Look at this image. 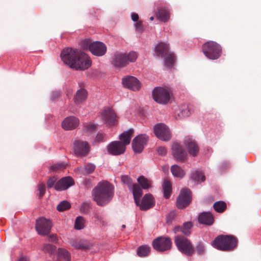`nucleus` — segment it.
Wrapping results in <instances>:
<instances>
[{
	"label": "nucleus",
	"instance_id": "nucleus-25",
	"mask_svg": "<svg viewBox=\"0 0 261 261\" xmlns=\"http://www.w3.org/2000/svg\"><path fill=\"white\" fill-rule=\"evenodd\" d=\"M198 221L201 224L211 226L215 221L213 215L210 212H203L198 217Z\"/></svg>",
	"mask_w": 261,
	"mask_h": 261
},
{
	"label": "nucleus",
	"instance_id": "nucleus-24",
	"mask_svg": "<svg viewBox=\"0 0 261 261\" xmlns=\"http://www.w3.org/2000/svg\"><path fill=\"white\" fill-rule=\"evenodd\" d=\"M154 51L156 56L163 58L170 52L169 45L164 42H160L155 46Z\"/></svg>",
	"mask_w": 261,
	"mask_h": 261
},
{
	"label": "nucleus",
	"instance_id": "nucleus-18",
	"mask_svg": "<svg viewBox=\"0 0 261 261\" xmlns=\"http://www.w3.org/2000/svg\"><path fill=\"white\" fill-rule=\"evenodd\" d=\"M73 149L76 155L85 156L89 154L91 147L88 142L75 140L73 144Z\"/></svg>",
	"mask_w": 261,
	"mask_h": 261
},
{
	"label": "nucleus",
	"instance_id": "nucleus-32",
	"mask_svg": "<svg viewBox=\"0 0 261 261\" xmlns=\"http://www.w3.org/2000/svg\"><path fill=\"white\" fill-rule=\"evenodd\" d=\"M138 184L141 190H147L152 187V182L143 175H140L137 179Z\"/></svg>",
	"mask_w": 261,
	"mask_h": 261
},
{
	"label": "nucleus",
	"instance_id": "nucleus-60",
	"mask_svg": "<svg viewBox=\"0 0 261 261\" xmlns=\"http://www.w3.org/2000/svg\"><path fill=\"white\" fill-rule=\"evenodd\" d=\"M149 19L150 21H153L154 20V17L153 16L150 17Z\"/></svg>",
	"mask_w": 261,
	"mask_h": 261
},
{
	"label": "nucleus",
	"instance_id": "nucleus-27",
	"mask_svg": "<svg viewBox=\"0 0 261 261\" xmlns=\"http://www.w3.org/2000/svg\"><path fill=\"white\" fill-rule=\"evenodd\" d=\"M134 129L133 128H129L127 131H125L121 134L119 136L120 139L119 142L122 143L125 147L129 145L130 143L131 139L134 135Z\"/></svg>",
	"mask_w": 261,
	"mask_h": 261
},
{
	"label": "nucleus",
	"instance_id": "nucleus-58",
	"mask_svg": "<svg viewBox=\"0 0 261 261\" xmlns=\"http://www.w3.org/2000/svg\"><path fill=\"white\" fill-rule=\"evenodd\" d=\"M18 261H29V259L26 256H21L18 259Z\"/></svg>",
	"mask_w": 261,
	"mask_h": 261
},
{
	"label": "nucleus",
	"instance_id": "nucleus-54",
	"mask_svg": "<svg viewBox=\"0 0 261 261\" xmlns=\"http://www.w3.org/2000/svg\"><path fill=\"white\" fill-rule=\"evenodd\" d=\"M48 241L52 243L58 244L59 242V238L57 234L52 233L48 235Z\"/></svg>",
	"mask_w": 261,
	"mask_h": 261
},
{
	"label": "nucleus",
	"instance_id": "nucleus-41",
	"mask_svg": "<svg viewBox=\"0 0 261 261\" xmlns=\"http://www.w3.org/2000/svg\"><path fill=\"white\" fill-rule=\"evenodd\" d=\"M58 256L62 258L67 261H70L71 255L70 252L66 249L62 248L58 249Z\"/></svg>",
	"mask_w": 261,
	"mask_h": 261
},
{
	"label": "nucleus",
	"instance_id": "nucleus-14",
	"mask_svg": "<svg viewBox=\"0 0 261 261\" xmlns=\"http://www.w3.org/2000/svg\"><path fill=\"white\" fill-rule=\"evenodd\" d=\"M172 155L174 159L179 163H185L188 160V153L184 147L178 142H174L171 146Z\"/></svg>",
	"mask_w": 261,
	"mask_h": 261
},
{
	"label": "nucleus",
	"instance_id": "nucleus-6",
	"mask_svg": "<svg viewBox=\"0 0 261 261\" xmlns=\"http://www.w3.org/2000/svg\"><path fill=\"white\" fill-rule=\"evenodd\" d=\"M174 242L177 250L182 254L191 257L195 253V247L188 237L177 234L174 238Z\"/></svg>",
	"mask_w": 261,
	"mask_h": 261
},
{
	"label": "nucleus",
	"instance_id": "nucleus-57",
	"mask_svg": "<svg viewBox=\"0 0 261 261\" xmlns=\"http://www.w3.org/2000/svg\"><path fill=\"white\" fill-rule=\"evenodd\" d=\"M94 218L97 221H101L102 220V216L97 213L94 214Z\"/></svg>",
	"mask_w": 261,
	"mask_h": 261
},
{
	"label": "nucleus",
	"instance_id": "nucleus-43",
	"mask_svg": "<svg viewBox=\"0 0 261 261\" xmlns=\"http://www.w3.org/2000/svg\"><path fill=\"white\" fill-rule=\"evenodd\" d=\"M57 250V247L51 244H44L42 246V250L45 253H47L50 255L54 254Z\"/></svg>",
	"mask_w": 261,
	"mask_h": 261
},
{
	"label": "nucleus",
	"instance_id": "nucleus-35",
	"mask_svg": "<svg viewBox=\"0 0 261 261\" xmlns=\"http://www.w3.org/2000/svg\"><path fill=\"white\" fill-rule=\"evenodd\" d=\"M171 172L175 177L182 178L185 175V171L177 165H174L171 166Z\"/></svg>",
	"mask_w": 261,
	"mask_h": 261
},
{
	"label": "nucleus",
	"instance_id": "nucleus-3",
	"mask_svg": "<svg viewBox=\"0 0 261 261\" xmlns=\"http://www.w3.org/2000/svg\"><path fill=\"white\" fill-rule=\"evenodd\" d=\"M143 194V190L137 185H135L133 197L136 205L139 207L141 211H146L153 208L155 204V200L151 193L145 194L140 201V198Z\"/></svg>",
	"mask_w": 261,
	"mask_h": 261
},
{
	"label": "nucleus",
	"instance_id": "nucleus-1",
	"mask_svg": "<svg viewBox=\"0 0 261 261\" xmlns=\"http://www.w3.org/2000/svg\"><path fill=\"white\" fill-rule=\"evenodd\" d=\"M63 62L71 69L84 71L92 65V60L86 53L76 48L65 47L60 54Z\"/></svg>",
	"mask_w": 261,
	"mask_h": 261
},
{
	"label": "nucleus",
	"instance_id": "nucleus-10",
	"mask_svg": "<svg viewBox=\"0 0 261 261\" xmlns=\"http://www.w3.org/2000/svg\"><path fill=\"white\" fill-rule=\"evenodd\" d=\"M53 227V221L44 217H40L36 220L35 229L37 233L41 236H48Z\"/></svg>",
	"mask_w": 261,
	"mask_h": 261
},
{
	"label": "nucleus",
	"instance_id": "nucleus-38",
	"mask_svg": "<svg viewBox=\"0 0 261 261\" xmlns=\"http://www.w3.org/2000/svg\"><path fill=\"white\" fill-rule=\"evenodd\" d=\"M67 165L64 162H58L50 166L49 168L50 171L54 172L64 171Z\"/></svg>",
	"mask_w": 261,
	"mask_h": 261
},
{
	"label": "nucleus",
	"instance_id": "nucleus-53",
	"mask_svg": "<svg viewBox=\"0 0 261 261\" xmlns=\"http://www.w3.org/2000/svg\"><path fill=\"white\" fill-rule=\"evenodd\" d=\"M136 22V23L135 24L136 30L137 31L143 32L144 31L143 21L142 20H138Z\"/></svg>",
	"mask_w": 261,
	"mask_h": 261
},
{
	"label": "nucleus",
	"instance_id": "nucleus-21",
	"mask_svg": "<svg viewBox=\"0 0 261 261\" xmlns=\"http://www.w3.org/2000/svg\"><path fill=\"white\" fill-rule=\"evenodd\" d=\"M80 125V119L73 116L65 118L61 123V126L65 130H72L76 129Z\"/></svg>",
	"mask_w": 261,
	"mask_h": 261
},
{
	"label": "nucleus",
	"instance_id": "nucleus-8",
	"mask_svg": "<svg viewBox=\"0 0 261 261\" xmlns=\"http://www.w3.org/2000/svg\"><path fill=\"white\" fill-rule=\"evenodd\" d=\"M171 93L168 87H155L152 91V99L158 103L167 105L171 99Z\"/></svg>",
	"mask_w": 261,
	"mask_h": 261
},
{
	"label": "nucleus",
	"instance_id": "nucleus-52",
	"mask_svg": "<svg viewBox=\"0 0 261 261\" xmlns=\"http://www.w3.org/2000/svg\"><path fill=\"white\" fill-rule=\"evenodd\" d=\"M158 154L162 156H165L167 153V149L164 146H160L156 148Z\"/></svg>",
	"mask_w": 261,
	"mask_h": 261
},
{
	"label": "nucleus",
	"instance_id": "nucleus-50",
	"mask_svg": "<svg viewBox=\"0 0 261 261\" xmlns=\"http://www.w3.org/2000/svg\"><path fill=\"white\" fill-rule=\"evenodd\" d=\"M87 174L93 173L96 169V166L92 163H87L85 165L84 167Z\"/></svg>",
	"mask_w": 261,
	"mask_h": 261
},
{
	"label": "nucleus",
	"instance_id": "nucleus-5",
	"mask_svg": "<svg viewBox=\"0 0 261 261\" xmlns=\"http://www.w3.org/2000/svg\"><path fill=\"white\" fill-rule=\"evenodd\" d=\"M138 57V54L135 51L128 53H116L113 55L111 64L116 68H123L127 67L129 63H134Z\"/></svg>",
	"mask_w": 261,
	"mask_h": 261
},
{
	"label": "nucleus",
	"instance_id": "nucleus-59",
	"mask_svg": "<svg viewBox=\"0 0 261 261\" xmlns=\"http://www.w3.org/2000/svg\"><path fill=\"white\" fill-rule=\"evenodd\" d=\"M79 87H81V88H84V87L85 86V85H84V83H83V82L79 83Z\"/></svg>",
	"mask_w": 261,
	"mask_h": 261
},
{
	"label": "nucleus",
	"instance_id": "nucleus-48",
	"mask_svg": "<svg viewBox=\"0 0 261 261\" xmlns=\"http://www.w3.org/2000/svg\"><path fill=\"white\" fill-rule=\"evenodd\" d=\"M57 182V178L55 176L49 177L46 181V185L48 189L54 188L55 189V185Z\"/></svg>",
	"mask_w": 261,
	"mask_h": 261
},
{
	"label": "nucleus",
	"instance_id": "nucleus-12",
	"mask_svg": "<svg viewBox=\"0 0 261 261\" xmlns=\"http://www.w3.org/2000/svg\"><path fill=\"white\" fill-rule=\"evenodd\" d=\"M101 117L104 123L109 127L118 124L119 117L112 107H106L101 112Z\"/></svg>",
	"mask_w": 261,
	"mask_h": 261
},
{
	"label": "nucleus",
	"instance_id": "nucleus-62",
	"mask_svg": "<svg viewBox=\"0 0 261 261\" xmlns=\"http://www.w3.org/2000/svg\"><path fill=\"white\" fill-rule=\"evenodd\" d=\"M122 227L123 228H125V225H123Z\"/></svg>",
	"mask_w": 261,
	"mask_h": 261
},
{
	"label": "nucleus",
	"instance_id": "nucleus-4",
	"mask_svg": "<svg viewBox=\"0 0 261 261\" xmlns=\"http://www.w3.org/2000/svg\"><path fill=\"white\" fill-rule=\"evenodd\" d=\"M238 239L230 234H220L216 237L211 244L215 248L223 251H231L238 246Z\"/></svg>",
	"mask_w": 261,
	"mask_h": 261
},
{
	"label": "nucleus",
	"instance_id": "nucleus-31",
	"mask_svg": "<svg viewBox=\"0 0 261 261\" xmlns=\"http://www.w3.org/2000/svg\"><path fill=\"white\" fill-rule=\"evenodd\" d=\"M70 244L72 247L75 249L82 250H88L91 249V246L82 240L72 239L70 241Z\"/></svg>",
	"mask_w": 261,
	"mask_h": 261
},
{
	"label": "nucleus",
	"instance_id": "nucleus-34",
	"mask_svg": "<svg viewBox=\"0 0 261 261\" xmlns=\"http://www.w3.org/2000/svg\"><path fill=\"white\" fill-rule=\"evenodd\" d=\"M150 247L147 245H142L138 247L137 254L140 257L148 256L150 253Z\"/></svg>",
	"mask_w": 261,
	"mask_h": 261
},
{
	"label": "nucleus",
	"instance_id": "nucleus-45",
	"mask_svg": "<svg viewBox=\"0 0 261 261\" xmlns=\"http://www.w3.org/2000/svg\"><path fill=\"white\" fill-rule=\"evenodd\" d=\"M94 179V176L86 177L82 182V185L84 187L85 189H90L93 187V180Z\"/></svg>",
	"mask_w": 261,
	"mask_h": 261
},
{
	"label": "nucleus",
	"instance_id": "nucleus-9",
	"mask_svg": "<svg viewBox=\"0 0 261 261\" xmlns=\"http://www.w3.org/2000/svg\"><path fill=\"white\" fill-rule=\"evenodd\" d=\"M192 199L193 195L191 190L188 188H182L176 198V207L179 210H184L190 205Z\"/></svg>",
	"mask_w": 261,
	"mask_h": 261
},
{
	"label": "nucleus",
	"instance_id": "nucleus-28",
	"mask_svg": "<svg viewBox=\"0 0 261 261\" xmlns=\"http://www.w3.org/2000/svg\"><path fill=\"white\" fill-rule=\"evenodd\" d=\"M164 59V65L168 69H171L174 67L176 62V56L173 51L162 58Z\"/></svg>",
	"mask_w": 261,
	"mask_h": 261
},
{
	"label": "nucleus",
	"instance_id": "nucleus-11",
	"mask_svg": "<svg viewBox=\"0 0 261 261\" xmlns=\"http://www.w3.org/2000/svg\"><path fill=\"white\" fill-rule=\"evenodd\" d=\"M152 246L156 251L163 252L171 249L172 242L168 236H160L152 241Z\"/></svg>",
	"mask_w": 261,
	"mask_h": 261
},
{
	"label": "nucleus",
	"instance_id": "nucleus-51",
	"mask_svg": "<svg viewBox=\"0 0 261 261\" xmlns=\"http://www.w3.org/2000/svg\"><path fill=\"white\" fill-rule=\"evenodd\" d=\"M106 141V134L98 132L95 138H94V142L97 143L103 142Z\"/></svg>",
	"mask_w": 261,
	"mask_h": 261
},
{
	"label": "nucleus",
	"instance_id": "nucleus-22",
	"mask_svg": "<svg viewBox=\"0 0 261 261\" xmlns=\"http://www.w3.org/2000/svg\"><path fill=\"white\" fill-rule=\"evenodd\" d=\"M193 226V223L192 221H187L184 222L182 225H175L173 228L172 231L175 234L181 232L182 233V236L188 237L192 234Z\"/></svg>",
	"mask_w": 261,
	"mask_h": 261
},
{
	"label": "nucleus",
	"instance_id": "nucleus-47",
	"mask_svg": "<svg viewBox=\"0 0 261 261\" xmlns=\"http://www.w3.org/2000/svg\"><path fill=\"white\" fill-rule=\"evenodd\" d=\"M177 214L175 211H170L166 216V223L170 225L172 224L173 220L175 219Z\"/></svg>",
	"mask_w": 261,
	"mask_h": 261
},
{
	"label": "nucleus",
	"instance_id": "nucleus-30",
	"mask_svg": "<svg viewBox=\"0 0 261 261\" xmlns=\"http://www.w3.org/2000/svg\"><path fill=\"white\" fill-rule=\"evenodd\" d=\"M163 196L165 199H169L172 193V182L169 179L166 178L164 179L163 185Z\"/></svg>",
	"mask_w": 261,
	"mask_h": 261
},
{
	"label": "nucleus",
	"instance_id": "nucleus-55",
	"mask_svg": "<svg viewBox=\"0 0 261 261\" xmlns=\"http://www.w3.org/2000/svg\"><path fill=\"white\" fill-rule=\"evenodd\" d=\"M96 128V126L94 124H89L86 126V129L88 132H94Z\"/></svg>",
	"mask_w": 261,
	"mask_h": 261
},
{
	"label": "nucleus",
	"instance_id": "nucleus-2",
	"mask_svg": "<svg viewBox=\"0 0 261 261\" xmlns=\"http://www.w3.org/2000/svg\"><path fill=\"white\" fill-rule=\"evenodd\" d=\"M114 186L107 180H102L92 191L93 200L99 206H104L112 199L114 195Z\"/></svg>",
	"mask_w": 261,
	"mask_h": 261
},
{
	"label": "nucleus",
	"instance_id": "nucleus-36",
	"mask_svg": "<svg viewBox=\"0 0 261 261\" xmlns=\"http://www.w3.org/2000/svg\"><path fill=\"white\" fill-rule=\"evenodd\" d=\"M121 182L127 186L128 188L132 190V193L135 187V185H137V183L133 184V179L127 175H123L121 176Z\"/></svg>",
	"mask_w": 261,
	"mask_h": 261
},
{
	"label": "nucleus",
	"instance_id": "nucleus-29",
	"mask_svg": "<svg viewBox=\"0 0 261 261\" xmlns=\"http://www.w3.org/2000/svg\"><path fill=\"white\" fill-rule=\"evenodd\" d=\"M169 11L166 7H159L158 8V12L156 17L161 21L166 22L170 19Z\"/></svg>",
	"mask_w": 261,
	"mask_h": 261
},
{
	"label": "nucleus",
	"instance_id": "nucleus-19",
	"mask_svg": "<svg viewBox=\"0 0 261 261\" xmlns=\"http://www.w3.org/2000/svg\"><path fill=\"white\" fill-rule=\"evenodd\" d=\"M126 149L121 142L114 141L110 143L107 146V150L109 154L118 156L123 154Z\"/></svg>",
	"mask_w": 261,
	"mask_h": 261
},
{
	"label": "nucleus",
	"instance_id": "nucleus-42",
	"mask_svg": "<svg viewBox=\"0 0 261 261\" xmlns=\"http://www.w3.org/2000/svg\"><path fill=\"white\" fill-rule=\"evenodd\" d=\"M195 250L198 255H203L206 251V248L204 244L201 241L198 242L196 244Z\"/></svg>",
	"mask_w": 261,
	"mask_h": 261
},
{
	"label": "nucleus",
	"instance_id": "nucleus-7",
	"mask_svg": "<svg viewBox=\"0 0 261 261\" xmlns=\"http://www.w3.org/2000/svg\"><path fill=\"white\" fill-rule=\"evenodd\" d=\"M201 50L207 59L212 60L218 59L222 54L221 46L214 41H208L203 43Z\"/></svg>",
	"mask_w": 261,
	"mask_h": 261
},
{
	"label": "nucleus",
	"instance_id": "nucleus-15",
	"mask_svg": "<svg viewBox=\"0 0 261 261\" xmlns=\"http://www.w3.org/2000/svg\"><path fill=\"white\" fill-rule=\"evenodd\" d=\"M149 139V136L145 134H141L135 137L132 143L134 152L135 153H141L147 144Z\"/></svg>",
	"mask_w": 261,
	"mask_h": 261
},
{
	"label": "nucleus",
	"instance_id": "nucleus-44",
	"mask_svg": "<svg viewBox=\"0 0 261 261\" xmlns=\"http://www.w3.org/2000/svg\"><path fill=\"white\" fill-rule=\"evenodd\" d=\"M71 204L67 200H63L59 203L57 206V210L59 212H64L71 208Z\"/></svg>",
	"mask_w": 261,
	"mask_h": 261
},
{
	"label": "nucleus",
	"instance_id": "nucleus-13",
	"mask_svg": "<svg viewBox=\"0 0 261 261\" xmlns=\"http://www.w3.org/2000/svg\"><path fill=\"white\" fill-rule=\"evenodd\" d=\"M153 133L159 140L168 142L172 138V134L167 125L163 123H159L153 126Z\"/></svg>",
	"mask_w": 261,
	"mask_h": 261
},
{
	"label": "nucleus",
	"instance_id": "nucleus-17",
	"mask_svg": "<svg viewBox=\"0 0 261 261\" xmlns=\"http://www.w3.org/2000/svg\"><path fill=\"white\" fill-rule=\"evenodd\" d=\"M122 84L123 87L133 91H138L142 87L140 81L132 75H126L122 79Z\"/></svg>",
	"mask_w": 261,
	"mask_h": 261
},
{
	"label": "nucleus",
	"instance_id": "nucleus-23",
	"mask_svg": "<svg viewBox=\"0 0 261 261\" xmlns=\"http://www.w3.org/2000/svg\"><path fill=\"white\" fill-rule=\"evenodd\" d=\"M107 51V47L104 43L96 41L92 42V46L90 51L95 56L101 57L106 54Z\"/></svg>",
	"mask_w": 261,
	"mask_h": 261
},
{
	"label": "nucleus",
	"instance_id": "nucleus-40",
	"mask_svg": "<svg viewBox=\"0 0 261 261\" xmlns=\"http://www.w3.org/2000/svg\"><path fill=\"white\" fill-rule=\"evenodd\" d=\"M86 219L83 216H78L76 218L74 222V228L76 230H81L85 227Z\"/></svg>",
	"mask_w": 261,
	"mask_h": 261
},
{
	"label": "nucleus",
	"instance_id": "nucleus-26",
	"mask_svg": "<svg viewBox=\"0 0 261 261\" xmlns=\"http://www.w3.org/2000/svg\"><path fill=\"white\" fill-rule=\"evenodd\" d=\"M88 93L86 89L82 88L77 90L73 97V101L76 105L84 102L87 99Z\"/></svg>",
	"mask_w": 261,
	"mask_h": 261
},
{
	"label": "nucleus",
	"instance_id": "nucleus-20",
	"mask_svg": "<svg viewBox=\"0 0 261 261\" xmlns=\"http://www.w3.org/2000/svg\"><path fill=\"white\" fill-rule=\"evenodd\" d=\"M74 185V179L71 176L63 177L57 181L55 185V190L57 191H65Z\"/></svg>",
	"mask_w": 261,
	"mask_h": 261
},
{
	"label": "nucleus",
	"instance_id": "nucleus-56",
	"mask_svg": "<svg viewBox=\"0 0 261 261\" xmlns=\"http://www.w3.org/2000/svg\"><path fill=\"white\" fill-rule=\"evenodd\" d=\"M131 18L134 22L138 21L139 18L138 14L135 12L132 13Z\"/></svg>",
	"mask_w": 261,
	"mask_h": 261
},
{
	"label": "nucleus",
	"instance_id": "nucleus-49",
	"mask_svg": "<svg viewBox=\"0 0 261 261\" xmlns=\"http://www.w3.org/2000/svg\"><path fill=\"white\" fill-rule=\"evenodd\" d=\"M37 187L39 191L38 197L40 199H41L45 194L46 186L44 183L41 182L39 184Z\"/></svg>",
	"mask_w": 261,
	"mask_h": 261
},
{
	"label": "nucleus",
	"instance_id": "nucleus-33",
	"mask_svg": "<svg viewBox=\"0 0 261 261\" xmlns=\"http://www.w3.org/2000/svg\"><path fill=\"white\" fill-rule=\"evenodd\" d=\"M190 179L197 184L201 183L205 180V176L202 171L195 170L191 173Z\"/></svg>",
	"mask_w": 261,
	"mask_h": 261
},
{
	"label": "nucleus",
	"instance_id": "nucleus-37",
	"mask_svg": "<svg viewBox=\"0 0 261 261\" xmlns=\"http://www.w3.org/2000/svg\"><path fill=\"white\" fill-rule=\"evenodd\" d=\"M213 208L216 212L222 213L226 210L227 204L223 201H216L213 204Z\"/></svg>",
	"mask_w": 261,
	"mask_h": 261
},
{
	"label": "nucleus",
	"instance_id": "nucleus-16",
	"mask_svg": "<svg viewBox=\"0 0 261 261\" xmlns=\"http://www.w3.org/2000/svg\"><path fill=\"white\" fill-rule=\"evenodd\" d=\"M184 145L186 147L187 153L194 158L199 155L200 147L197 142L192 137L188 136L184 140Z\"/></svg>",
	"mask_w": 261,
	"mask_h": 261
},
{
	"label": "nucleus",
	"instance_id": "nucleus-39",
	"mask_svg": "<svg viewBox=\"0 0 261 261\" xmlns=\"http://www.w3.org/2000/svg\"><path fill=\"white\" fill-rule=\"evenodd\" d=\"M92 42L90 38H86L82 40L80 43L81 48L83 50H88L90 51L92 46Z\"/></svg>",
	"mask_w": 261,
	"mask_h": 261
},
{
	"label": "nucleus",
	"instance_id": "nucleus-46",
	"mask_svg": "<svg viewBox=\"0 0 261 261\" xmlns=\"http://www.w3.org/2000/svg\"><path fill=\"white\" fill-rule=\"evenodd\" d=\"M91 209L92 206L90 203L87 202H84L82 203L80 210L82 213L88 214Z\"/></svg>",
	"mask_w": 261,
	"mask_h": 261
},
{
	"label": "nucleus",
	"instance_id": "nucleus-61",
	"mask_svg": "<svg viewBox=\"0 0 261 261\" xmlns=\"http://www.w3.org/2000/svg\"><path fill=\"white\" fill-rule=\"evenodd\" d=\"M56 95L54 96L55 98L58 97L59 96V93H56Z\"/></svg>",
	"mask_w": 261,
	"mask_h": 261
}]
</instances>
